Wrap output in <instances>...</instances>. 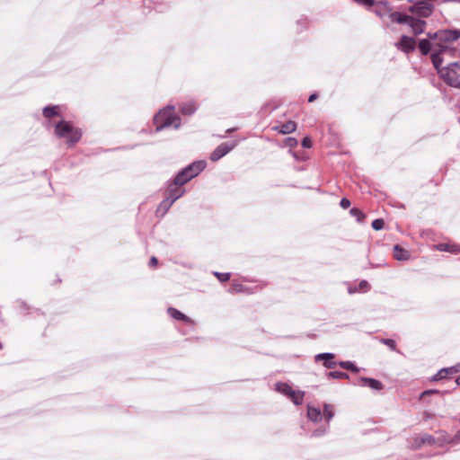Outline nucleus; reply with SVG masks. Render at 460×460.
Returning <instances> with one entry per match:
<instances>
[{
	"mask_svg": "<svg viewBox=\"0 0 460 460\" xmlns=\"http://www.w3.org/2000/svg\"><path fill=\"white\" fill-rule=\"evenodd\" d=\"M374 12L381 18L389 14L393 21L408 25L414 35H419L424 31L426 22L413 16L399 13H391V8L389 7L387 1L376 3L375 4Z\"/></svg>",
	"mask_w": 460,
	"mask_h": 460,
	"instance_id": "1",
	"label": "nucleus"
},
{
	"mask_svg": "<svg viewBox=\"0 0 460 460\" xmlns=\"http://www.w3.org/2000/svg\"><path fill=\"white\" fill-rule=\"evenodd\" d=\"M428 38L433 40V47L437 49L433 53L452 55L454 49L450 48V44L460 38V31L457 30H441L437 32L428 33Z\"/></svg>",
	"mask_w": 460,
	"mask_h": 460,
	"instance_id": "2",
	"label": "nucleus"
},
{
	"mask_svg": "<svg viewBox=\"0 0 460 460\" xmlns=\"http://www.w3.org/2000/svg\"><path fill=\"white\" fill-rule=\"evenodd\" d=\"M431 60L434 67L444 81L453 87L460 88V74L458 73L460 70L459 63L454 62L446 67H441L443 58L439 57V53H432Z\"/></svg>",
	"mask_w": 460,
	"mask_h": 460,
	"instance_id": "3",
	"label": "nucleus"
},
{
	"mask_svg": "<svg viewBox=\"0 0 460 460\" xmlns=\"http://www.w3.org/2000/svg\"><path fill=\"white\" fill-rule=\"evenodd\" d=\"M154 121L156 125L157 131L171 126L177 129L181 126V119L174 114L173 106H167L166 108L161 110L155 116Z\"/></svg>",
	"mask_w": 460,
	"mask_h": 460,
	"instance_id": "4",
	"label": "nucleus"
},
{
	"mask_svg": "<svg viewBox=\"0 0 460 460\" xmlns=\"http://www.w3.org/2000/svg\"><path fill=\"white\" fill-rule=\"evenodd\" d=\"M55 134L60 138H65L70 145L79 141L82 137L81 131L77 128H75L70 122L66 120H61L56 125Z\"/></svg>",
	"mask_w": 460,
	"mask_h": 460,
	"instance_id": "5",
	"label": "nucleus"
},
{
	"mask_svg": "<svg viewBox=\"0 0 460 460\" xmlns=\"http://www.w3.org/2000/svg\"><path fill=\"white\" fill-rule=\"evenodd\" d=\"M276 390L279 393L290 398L296 405H300L303 403L304 395H305L304 392L295 391L292 389V387L289 385H288L286 383H277Z\"/></svg>",
	"mask_w": 460,
	"mask_h": 460,
	"instance_id": "6",
	"label": "nucleus"
},
{
	"mask_svg": "<svg viewBox=\"0 0 460 460\" xmlns=\"http://www.w3.org/2000/svg\"><path fill=\"white\" fill-rule=\"evenodd\" d=\"M322 414H323V418H324V420L326 421V426H324L323 428L315 429L313 432L314 437H321L326 433V431L328 429V424L334 416L333 407L330 404L325 403L323 406V413H322Z\"/></svg>",
	"mask_w": 460,
	"mask_h": 460,
	"instance_id": "7",
	"label": "nucleus"
},
{
	"mask_svg": "<svg viewBox=\"0 0 460 460\" xmlns=\"http://www.w3.org/2000/svg\"><path fill=\"white\" fill-rule=\"evenodd\" d=\"M410 11L420 17H429L433 11V6L428 2H420L410 7Z\"/></svg>",
	"mask_w": 460,
	"mask_h": 460,
	"instance_id": "8",
	"label": "nucleus"
},
{
	"mask_svg": "<svg viewBox=\"0 0 460 460\" xmlns=\"http://www.w3.org/2000/svg\"><path fill=\"white\" fill-rule=\"evenodd\" d=\"M237 143L233 141L231 143H223L219 145L210 155V159L214 162L219 160L221 157L228 154Z\"/></svg>",
	"mask_w": 460,
	"mask_h": 460,
	"instance_id": "9",
	"label": "nucleus"
},
{
	"mask_svg": "<svg viewBox=\"0 0 460 460\" xmlns=\"http://www.w3.org/2000/svg\"><path fill=\"white\" fill-rule=\"evenodd\" d=\"M395 47L401 49L402 52L408 54L415 49L416 41L413 38L402 35L398 42L395 43Z\"/></svg>",
	"mask_w": 460,
	"mask_h": 460,
	"instance_id": "10",
	"label": "nucleus"
},
{
	"mask_svg": "<svg viewBox=\"0 0 460 460\" xmlns=\"http://www.w3.org/2000/svg\"><path fill=\"white\" fill-rule=\"evenodd\" d=\"M207 164L203 160L195 161L190 165L186 166L187 171L190 172V178L193 179L199 175L206 167Z\"/></svg>",
	"mask_w": 460,
	"mask_h": 460,
	"instance_id": "11",
	"label": "nucleus"
},
{
	"mask_svg": "<svg viewBox=\"0 0 460 460\" xmlns=\"http://www.w3.org/2000/svg\"><path fill=\"white\" fill-rule=\"evenodd\" d=\"M185 192V190L182 188V186L176 185L174 181H172L169 186L167 190V196H169L172 201H176L178 199H180Z\"/></svg>",
	"mask_w": 460,
	"mask_h": 460,
	"instance_id": "12",
	"label": "nucleus"
},
{
	"mask_svg": "<svg viewBox=\"0 0 460 460\" xmlns=\"http://www.w3.org/2000/svg\"><path fill=\"white\" fill-rule=\"evenodd\" d=\"M358 385L361 386H368L372 390L376 391L382 390L384 387L380 381L370 377H360L358 380Z\"/></svg>",
	"mask_w": 460,
	"mask_h": 460,
	"instance_id": "13",
	"label": "nucleus"
},
{
	"mask_svg": "<svg viewBox=\"0 0 460 460\" xmlns=\"http://www.w3.org/2000/svg\"><path fill=\"white\" fill-rule=\"evenodd\" d=\"M334 358V354L332 353H320L317 354L314 357L315 361H323V365L327 368H333L337 366V363L335 361H332V359Z\"/></svg>",
	"mask_w": 460,
	"mask_h": 460,
	"instance_id": "14",
	"label": "nucleus"
},
{
	"mask_svg": "<svg viewBox=\"0 0 460 460\" xmlns=\"http://www.w3.org/2000/svg\"><path fill=\"white\" fill-rule=\"evenodd\" d=\"M435 249L440 252H447L450 253L460 252V245L456 243H438L435 245Z\"/></svg>",
	"mask_w": 460,
	"mask_h": 460,
	"instance_id": "15",
	"label": "nucleus"
},
{
	"mask_svg": "<svg viewBox=\"0 0 460 460\" xmlns=\"http://www.w3.org/2000/svg\"><path fill=\"white\" fill-rule=\"evenodd\" d=\"M419 49L423 55H427L430 50H433V52L437 50V49L433 47V40L429 38L420 40Z\"/></svg>",
	"mask_w": 460,
	"mask_h": 460,
	"instance_id": "16",
	"label": "nucleus"
},
{
	"mask_svg": "<svg viewBox=\"0 0 460 460\" xmlns=\"http://www.w3.org/2000/svg\"><path fill=\"white\" fill-rule=\"evenodd\" d=\"M296 124L291 120L284 123L281 126L274 127V130H276L283 135L292 133L296 130Z\"/></svg>",
	"mask_w": 460,
	"mask_h": 460,
	"instance_id": "17",
	"label": "nucleus"
},
{
	"mask_svg": "<svg viewBox=\"0 0 460 460\" xmlns=\"http://www.w3.org/2000/svg\"><path fill=\"white\" fill-rule=\"evenodd\" d=\"M456 372H460V364L456 365V366H454V367H447V368H442L440 369L433 377V380H440L444 377H446V376L449 373H456Z\"/></svg>",
	"mask_w": 460,
	"mask_h": 460,
	"instance_id": "18",
	"label": "nucleus"
},
{
	"mask_svg": "<svg viewBox=\"0 0 460 460\" xmlns=\"http://www.w3.org/2000/svg\"><path fill=\"white\" fill-rule=\"evenodd\" d=\"M307 417L310 420H312L314 422H317L322 420L323 414L319 408L308 406Z\"/></svg>",
	"mask_w": 460,
	"mask_h": 460,
	"instance_id": "19",
	"label": "nucleus"
},
{
	"mask_svg": "<svg viewBox=\"0 0 460 460\" xmlns=\"http://www.w3.org/2000/svg\"><path fill=\"white\" fill-rule=\"evenodd\" d=\"M394 256L398 261H407L410 258V253L400 245H395L394 247Z\"/></svg>",
	"mask_w": 460,
	"mask_h": 460,
	"instance_id": "20",
	"label": "nucleus"
},
{
	"mask_svg": "<svg viewBox=\"0 0 460 460\" xmlns=\"http://www.w3.org/2000/svg\"><path fill=\"white\" fill-rule=\"evenodd\" d=\"M174 203L172 199L167 196L159 205L157 208V213H161L162 216H164L168 209L172 207V205Z\"/></svg>",
	"mask_w": 460,
	"mask_h": 460,
	"instance_id": "21",
	"label": "nucleus"
},
{
	"mask_svg": "<svg viewBox=\"0 0 460 460\" xmlns=\"http://www.w3.org/2000/svg\"><path fill=\"white\" fill-rule=\"evenodd\" d=\"M435 443V438L430 436V435H422L421 437L420 438H417L415 439V442H414V445L416 447H420L421 445H424V444H433Z\"/></svg>",
	"mask_w": 460,
	"mask_h": 460,
	"instance_id": "22",
	"label": "nucleus"
},
{
	"mask_svg": "<svg viewBox=\"0 0 460 460\" xmlns=\"http://www.w3.org/2000/svg\"><path fill=\"white\" fill-rule=\"evenodd\" d=\"M168 314H170L171 317H172L176 320H182V321H185L188 323L190 321L188 316H186L181 312H180L179 310L172 308V307H170L168 309Z\"/></svg>",
	"mask_w": 460,
	"mask_h": 460,
	"instance_id": "23",
	"label": "nucleus"
},
{
	"mask_svg": "<svg viewBox=\"0 0 460 460\" xmlns=\"http://www.w3.org/2000/svg\"><path fill=\"white\" fill-rule=\"evenodd\" d=\"M197 110V105L193 102L183 103L181 111L184 115H191Z\"/></svg>",
	"mask_w": 460,
	"mask_h": 460,
	"instance_id": "24",
	"label": "nucleus"
},
{
	"mask_svg": "<svg viewBox=\"0 0 460 460\" xmlns=\"http://www.w3.org/2000/svg\"><path fill=\"white\" fill-rule=\"evenodd\" d=\"M337 365H339L341 368L350 370L355 373H358L359 371V368L350 361H340L339 363H337Z\"/></svg>",
	"mask_w": 460,
	"mask_h": 460,
	"instance_id": "25",
	"label": "nucleus"
},
{
	"mask_svg": "<svg viewBox=\"0 0 460 460\" xmlns=\"http://www.w3.org/2000/svg\"><path fill=\"white\" fill-rule=\"evenodd\" d=\"M184 173L185 172H180L176 177L174 178L173 181L176 183V185H180V186H183L185 183H187L189 181H190L191 179L189 177V178H186L184 176Z\"/></svg>",
	"mask_w": 460,
	"mask_h": 460,
	"instance_id": "26",
	"label": "nucleus"
},
{
	"mask_svg": "<svg viewBox=\"0 0 460 460\" xmlns=\"http://www.w3.org/2000/svg\"><path fill=\"white\" fill-rule=\"evenodd\" d=\"M329 378H334V379H341V378H349V375L345 372L341 371H332L328 373Z\"/></svg>",
	"mask_w": 460,
	"mask_h": 460,
	"instance_id": "27",
	"label": "nucleus"
},
{
	"mask_svg": "<svg viewBox=\"0 0 460 460\" xmlns=\"http://www.w3.org/2000/svg\"><path fill=\"white\" fill-rule=\"evenodd\" d=\"M58 106L52 107H45L43 110V114L46 118H50L58 114Z\"/></svg>",
	"mask_w": 460,
	"mask_h": 460,
	"instance_id": "28",
	"label": "nucleus"
},
{
	"mask_svg": "<svg viewBox=\"0 0 460 460\" xmlns=\"http://www.w3.org/2000/svg\"><path fill=\"white\" fill-rule=\"evenodd\" d=\"M245 288L243 285L241 284H232L231 287H230V289H229V292L231 293H241V292H244Z\"/></svg>",
	"mask_w": 460,
	"mask_h": 460,
	"instance_id": "29",
	"label": "nucleus"
},
{
	"mask_svg": "<svg viewBox=\"0 0 460 460\" xmlns=\"http://www.w3.org/2000/svg\"><path fill=\"white\" fill-rule=\"evenodd\" d=\"M350 214L357 217L358 221H361L364 218V214L356 208L350 209Z\"/></svg>",
	"mask_w": 460,
	"mask_h": 460,
	"instance_id": "30",
	"label": "nucleus"
},
{
	"mask_svg": "<svg viewBox=\"0 0 460 460\" xmlns=\"http://www.w3.org/2000/svg\"><path fill=\"white\" fill-rule=\"evenodd\" d=\"M385 222L383 219H376L372 222V227L375 230H381L384 228Z\"/></svg>",
	"mask_w": 460,
	"mask_h": 460,
	"instance_id": "31",
	"label": "nucleus"
},
{
	"mask_svg": "<svg viewBox=\"0 0 460 460\" xmlns=\"http://www.w3.org/2000/svg\"><path fill=\"white\" fill-rule=\"evenodd\" d=\"M214 274L217 278V279L221 282H226V281L229 280V279H230V273L215 272Z\"/></svg>",
	"mask_w": 460,
	"mask_h": 460,
	"instance_id": "32",
	"label": "nucleus"
},
{
	"mask_svg": "<svg viewBox=\"0 0 460 460\" xmlns=\"http://www.w3.org/2000/svg\"><path fill=\"white\" fill-rule=\"evenodd\" d=\"M382 342L385 345H387L388 347H390L392 349H395V341L392 339H383L382 340Z\"/></svg>",
	"mask_w": 460,
	"mask_h": 460,
	"instance_id": "33",
	"label": "nucleus"
},
{
	"mask_svg": "<svg viewBox=\"0 0 460 460\" xmlns=\"http://www.w3.org/2000/svg\"><path fill=\"white\" fill-rule=\"evenodd\" d=\"M460 422V417H459ZM460 442V429L455 434V436L449 441L450 444L456 445Z\"/></svg>",
	"mask_w": 460,
	"mask_h": 460,
	"instance_id": "34",
	"label": "nucleus"
},
{
	"mask_svg": "<svg viewBox=\"0 0 460 460\" xmlns=\"http://www.w3.org/2000/svg\"><path fill=\"white\" fill-rule=\"evenodd\" d=\"M358 289L363 291H368L369 290V284L367 280H361L358 285Z\"/></svg>",
	"mask_w": 460,
	"mask_h": 460,
	"instance_id": "35",
	"label": "nucleus"
},
{
	"mask_svg": "<svg viewBox=\"0 0 460 460\" xmlns=\"http://www.w3.org/2000/svg\"><path fill=\"white\" fill-rule=\"evenodd\" d=\"M358 4L371 7L375 4V0H355Z\"/></svg>",
	"mask_w": 460,
	"mask_h": 460,
	"instance_id": "36",
	"label": "nucleus"
},
{
	"mask_svg": "<svg viewBox=\"0 0 460 460\" xmlns=\"http://www.w3.org/2000/svg\"><path fill=\"white\" fill-rule=\"evenodd\" d=\"M286 145L289 147H294L297 145V140L294 137H288L286 139Z\"/></svg>",
	"mask_w": 460,
	"mask_h": 460,
	"instance_id": "37",
	"label": "nucleus"
},
{
	"mask_svg": "<svg viewBox=\"0 0 460 460\" xmlns=\"http://www.w3.org/2000/svg\"><path fill=\"white\" fill-rule=\"evenodd\" d=\"M302 146H303V147H305V148H310V147L312 146V140L310 139V137H305L302 140Z\"/></svg>",
	"mask_w": 460,
	"mask_h": 460,
	"instance_id": "38",
	"label": "nucleus"
},
{
	"mask_svg": "<svg viewBox=\"0 0 460 460\" xmlns=\"http://www.w3.org/2000/svg\"><path fill=\"white\" fill-rule=\"evenodd\" d=\"M340 204H341V207L342 208L347 209V208H349V206H350V201H349L348 199L343 198V199H341V203H340Z\"/></svg>",
	"mask_w": 460,
	"mask_h": 460,
	"instance_id": "39",
	"label": "nucleus"
},
{
	"mask_svg": "<svg viewBox=\"0 0 460 460\" xmlns=\"http://www.w3.org/2000/svg\"><path fill=\"white\" fill-rule=\"evenodd\" d=\"M437 393H438V390H426V391L421 393L420 398H423L426 395H429V394H437Z\"/></svg>",
	"mask_w": 460,
	"mask_h": 460,
	"instance_id": "40",
	"label": "nucleus"
},
{
	"mask_svg": "<svg viewBox=\"0 0 460 460\" xmlns=\"http://www.w3.org/2000/svg\"><path fill=\"white\" fill-rule=\"evenodd\" d=\"M157 264V259L155 257H152L150 260V265L155 266Z\"/></svg>",
	"mask_w": 460,
	"mask_h": 460,
	"instance_id": "41",
	"label": "nucleus"
},
{
	"mask_svg": "<svg viewBox=\"0 0 460 460\" xmlns=\"http://www.w3.org/2000/svg\"><path fill=\"white\" fill-rule=\"evenodd\" d=\"M316 98H317V95H316L315 93H313V94H311V95L309 96V98H308V102H314Z\"/></svg>",
	"mask_w": 460,
	"mask_h": 460,
	"instance_id": "42",
	"label": "nucleus"
},
{
	"mask_svg": "<svg viewBox=\"0 0 460 460\" xmlns=\"http://www.w3.org/2000/svg\"><path fill=\"white\" fill-rule=\"evenodd\" d=\"M357 291H358V288H357L349 287V288H348V292H349V294H354V293H356Z\"/></svg>",
	"mask_w": 460,
	"mask_h": 460,
	"instance_id": "43",
	"label": "nucleus"
},
{
	"mask_svg": "<svg viewBox=\"0 0 460 460\" xmlns=\"http://www.w3.org/2000/svg\"><path fill=\"white\" fill-rule=\"evenodd\" d=\"M181 172H185V173H184V176H185L186 178H189V177H190V172L187 171V168H186V167H185L184 169H182Z\"/></svg>",
	"mask_w": 460,
	"mask_h": 460,
	"instance_id": "44",
	"label": "nucleus"
},
{
	"mask_svg": "<svg viewBox=\"0 0 460 460\" xmlns=\"http://www.w3.org/2000/svg\"><path fill=\"white\" fill-rule=\"evenodd\" d=\"M456 382L458 385H460V376L456 378Z\"/></svg>",
	"mask_w": 460,
	"mask_h": 460,
	"instance_id": "45",
	"label": "nucleus"
}]
</instances>
